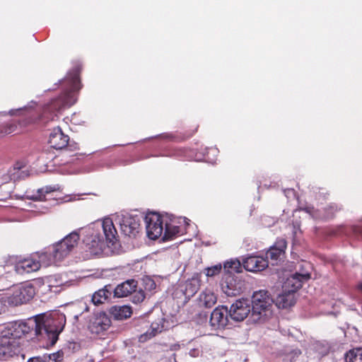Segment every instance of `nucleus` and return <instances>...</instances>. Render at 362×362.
Masks as SVG:
<instances>
[{"instance_id": "obj_14", "label": "nucleus", "mask_w": 362, "mask_h": 362, "mask_svg": "<svg viewBox=\"0 0 362 362\" xmlns=\"http://www.w3.org/2000/svg\"><path fill=\"white\" fill-rule=\"evenodd\" d=\"M69 137L63 133L61 128L57 127L53 129L49 138V144L51 148L55 149H62L65 148L69 143Z\"/></svg>"}, {"instance_id": "obj_8", "label": "nucleus", "mask_w": 362, "mask_h": 362, "mask_svg": "<svg viewBox=\"0 0 362 362\" xmlns=\"http://www.w3.org/2000/svg\"><path fill=\"white\" fill-rule=\"evenodd\" d=\"M111 325V320L105 313L97 314L90 322L88 329L93 334L103 333Z\"/></svg>"}, {"instance_id": "obj_15", "label": "nucleus", "mask_w": 362, "mask_h": 362, "mask_svg": "<svg viewBox=\"0 0 362 362\" xmlns=\"http://www.w3.org/2000/svg\"><path fill=\"white\" fill-rule=\"evenodd\" d=\"M228 312L227 308L222 307L215 308L211 313L209 324L214 329L224 327L226 325V313Z\"/></svg>"}, {"instance_id": "obj_18", "label": "nucleus", "mask_w": 362, "mask_h": 362, "mask_svg": "<svg viewBox=\"0 0 362 362\" xmlns=\"http://www.w3.org/2000/svg\"><path fill=\"white\" fill-rule=\"evenodd\" d=\"M279 308L286 309L292 307L296 303L295 294L284 289L273 300Z\"/></svg>"}, {"instance_id": "obj_9", "label": "nucleus", "mask_w": 362, "mask_h": 362, "mask_svg": "<svg viewBox=\"0 0 362 362\" xmlns=\"http://www.w3.org/2000/svg\"><path fill=\"white\" fill-rule=\"evenodd\" d=\"M221 285L223 291L228 296H235L242 291V282L233 274H225Z\"/></svg>"}, {"instance_id": "obj_17", "label": "nucleus", "mask_w": 362, "mask_h": 362, "mask_svg": "<svg viewBox=\"0 0 362 362\" xmlns=\"http://www.w3.org/2000/svg\"><path fill=\"white\" fill-rule=\"evenodd\" d=\"M40 267V261L30 257L19 261L16 265V269L20 274L31 273L39 270Z\"/></svg>"}, {"instance_id": "obj_21", "label": "nucleus", "mask_w": 362, "mask_h": 362, "mask_svg": "<svg viewBox=\"0 0 362 362\" xmlns=\"http://www.w3.org/2000/svg\"><path fill=\"white\" fill-rule=\"evenodd\" d=\"M10 330L13 332V337L19 339L30 332V327L23 321H13L8 322Z\"/></svg>"}, {"instance_id": "obj_16", "label": "nucleus", "mask_w": 362, "mask_h": 362, "mask_svg": "<svg viewBox=\"0 0 362 362\" xmlns=\"http://www.w3.org/2000/svg\"><path fill=\"white\" fill-rule=\"evenodd\" d=\"M136 287L137 281L136 280H127L116 286V288L114 289V295L117 298L128 296L133 292L136 291Z\"/></svg>"}, {"instance_id": "obj_12", "label": "nucleus", "mask_w": 362, "mask_h": 362, "mask_svg": "<svg viewBox=\"0 0 362 362\" xmlns=\"http://www.w3.org/2000/svg\"><path fill=\"white\" fill-rule=\"evenodd\" d=\"M268 259L261 256H250L243 259L244 268L251 272H261L268 267Z\"/></svg>"}, {"instance_id": "obj_38", "label": "nucleus", "mask_w": 362, "mask_h": 362, "mask_svg": "<svg viewBox=\"0 0 362 362\" xmlns=\"http://www.w3.org/2000/svg\"><path fill=\"white\" fill-rule=\"evenodd\" d=\"M198 317L199 319V322L202 323L204 322H206L208 319V313L206 312L200 313L198 315Z\"/></svg>"}, {"instance_id": "obj_45", "label": "nucleus", "mask_w": 362, "mask_h": 362, "mask_svg": "<svg viewBox=\"0 0 362 362\" xmlns=\"http://www.w3.org/2000/svg\"><path fill=\"white\" fill-rule=\"evenodd\" d=\"M306 266H309L310 267V264L308 262H304V264L302 265V267H306Z\"/></svg>"}, {"instance_id": "obj_43", "label": "nucleus", "mask_w": 362, "mask_h": 362, "mask_svg": "<svg viewBox=\"0 0 362 362\" xmlns=\"http://www.w3.org/2000/svg\"><path fill=\"white\" fill-rule=\"evenodd\" d=\"M357 288H358L359 291H362V281L358 284V285H357Z\"/></svg>"}, {"instance_id": "obj_35", "label": "nucleus", "mask_w": 362, "mask_h": 362, "mask_svg": "<svg viewBox=\"0 0 362 362\" xmlns=\"http://www.w3.org/2000/svg\"><path fill=\"white\" fill-rule=\"evenodd\" d=\"M222 266L221 264H216L211 267L205 269V274L209 277H212L219 274L221 272Z\"/></svg>"}, {"instance_id": "obj_46", "label": "nucleus", "mask_w": 362, "mask_h": 362, "mask_svg": "<svg viewBox=\"0 0 362 362\" xmlns=\"http://www.w3.org/2000/svg\"><path fill=\"white\" fill-rule=\"evenodd\" d=\"M244 362H249L248 360L246 358L244 360Z\"/></svg>"}, {"instance_id": "obj_19", "label": "nucleus", "mask_w": 362, "mask_h": 362, "mask_svg": "<svg viewBox=\"0 0 362 362\" xmlns=\"http://www.w3.org/2000/svg\"><path fill=\"white\" fill-rule=\"evenodd\" d=\"M102 229L107 243L114 244L117 240V232L110 218L103 221Z\"/></svg>"}, {"instance_id": "obj_30", "label": "nucleus", "mask_w": 362, "mask_h": 362, "mask_svg": "<svg viewBox=\"0 0 362 362\" xmlns=\"http://www.w3.org/2000/svg\"><path fill=\"white\" fill-rule=\"evenodd\" d=\"M151 331H147L146 333L141 334L139 337L140 342H145L147 340L151 339L155 337L158 333L161 332V329L159 327V325L157 323H152L151 326Z\"/></svg>"}, {"instance_id": "obj_37", "label": "nucleus", "mask_w": 362, "mask_h": 362, "mask_svg": "<svg viewBox=\"0 0 362 362\" xmlns=\"http://www.w3.org/2000/svg\"><path fill=\"white\" fill-rule=\"evenodd\" d=\"M146 298L145 293L144 291H140L138 293H135L133 296V302L135 303L142 302Z\"/></svg>"}, {"instance_id": "obj_40", "label": "nucleus", "mask_w": 362, "mask_h": 362, "mask_svg": "<svg viewBox=\"0 0 362 362\" xmlns=\"http://www.w3.org/2000/svg\"><path fill=\"white\" fill-rule=\"evenodd\" d=\"M61 356H62L60 355V354L59 352H57V353L53 354L52 356H50V358L52 359L53 361H57L58 358L61 357Z\"/></svg>"}, {"instance_id": "obj_31", "label": "nucleus", "mask_w": 362, "mask_h": 362, "mask_svg": "<svg viewBox=\"0 0 362 362\" xmlns=\"http://www.w3.org/2000/svg\"><path fill=\"white\" fill-rule=\"evenodd\" d=\"M346 362H362V348L350 350L346 354Z\"/></svg>"}, {"instance_id": "obj_10", "label": "nucleus", "mask_w": 362, "mask_h": 362, "mask_svg": "<svg viewBox=\"0 0 362 362\" xmlns=\"http://www.w3.org/2000/svg\"><path fill=\"white\" fill-rule=\"evenodd\" d=\"M250 312V306L247 300H238L233 303L229 310L230 317L235 321H243Z\"/></svg>"}, {"instance_id": "obj_42", "label": "nucleus", "mask_w": 362, "mask_h": 362, "mask_svg": "<svg viewBox=\"0 0 362 362\" xmlns=\"http://www.w3.org/2000/svg\"><path fill=\"white\" fill-rule=\"evenodd\" d=\"M18 111L19 112H22V111H24V112H28V114L30 113V112L32 111L31 109H27V108H25V109H19Z\"/></svg>"}, {"instance_id": "obj_23", "label": "nucleus", "mask_w": 362, "mask_h": 362, "mask_svg": "<svg viewBox=\"0 0 362 362\" xmlns=\"http://www.w3.org/2000/svg\"><path fill=\"white\" fill-rule=\"evenodd\" d=\"M111 295V286H105L104 288L99 289L93 293L92 296V302L95 305L103 304L110 298Z\"/></svg>"}, {"instance_id": "obj_13", "label": "nucleus", "mask_w": 362, "mask_h": 362, "mask_svg": "<svg viewBox=\"0 0 362 362\" xmlns=\"http://www.w3.org/2000/svg\"><path fill=\"white\" fill-rule=\"evenodd\" d=\"M286 247V240L283 238L277 240L274 245L267 252V259H269L273 265L277 264L278 261L281 260L284 255Z\"/></svg>"}, {"instance_id": "obj_7", "label": "nucleus", "mask_w": 362, "mask_h": 362, "mask_svg": "<svg viewBox=\"0 0 362 362\" xmlns=\"http://www.w3.org/2000/svg\"><path fill=\"white\" fill-rule=\"evenodd\" d=\"M310 274L309 272H296L287 278L284 282L283 288L288 292H293V294L302 287L303 284L310 279Z\"/></svg>"}, {"instance_id": "obj_2", "label": "nucleus", "mask_w": 362, "mask_h": 362, "mask_svg": "<svg viewBox=\"0 0 362 362\" xmlns=\"http://www.w3.org/2000/svg\"><path fill=\"white\" fill-rule=\"evenodd\" d=\"M35 334L41 335L45 334L54 345L59 338L66 324V317L63 314H41L35 316Z\"/></svg>"}, {"instance_id": "obj_44", "label": "nucleus", "mask_w": 362, "mask_h": 362, "mask_svg": "<svg viewBox=\"0 0 362 362\" xmlns=\"http://www.w3.org/2000/svg\"><path fill=\"white\" fill-rule=\"evenodd\" d=\"M310 209H310V207H307V208H305L304 210H305V211H307V212L310 213Z\"/></svg>"}, {"instance_id": "obj_4", "label": "nucleus", "mask_w": 362, "mask_h": 362, "mask_svg": "<svg viewBox=\"0 0 362 362\" xmlns=\"http://www.w3.org/2000/svg\"><path fill=\"white\" fill-rule=\"evenodd\" d=\"M35 289L31 284H25L13 286L6 296L10 306H18L27 303L33 298Z\"/></svg>"}, {"instance_id": "obj_33", "label": "nucleus", "mask_w": 362, "mask_h": 362, "mask_svg": "<svg viewBox=\"0 0 362 362\" xmlns=\"http://www.w3.org/2000/svg\"><path fill=\"white\" fill-rule=\"evenodd\" d=\"M16 354V351L0 341V361L6 360Z\"/></svg>"}, {"instance_id": "obj_20", "label": "nucleus", "mask_w": 362, "mask_h": 362, "mask_svg": "<svg viewBox=\"0 0 362 362\" xmlns=\"http://www.w3.org/2000/svg\"><path fill=\"white\" fill-rule=\"evenodd\" d=\"M83 241L88 247L90 252L93 253H97L98 251L102 250L104 245V237L94 232H91L90 237H86Z\"/></svg>"}, {"instance_id": "obj_24", "label": "nucleus", "mask_w": 362, "mask_h": 362, "mask_svg": "<svg viewBox=\"0 0 362 362\" xmlns=\"http://www.w3.org/2000/svg\"><path fill=\"white\" fill-rule=\"evenodd\" d=\"M16 339L13 337V332L10 330V327L7 323L4 329L0 332V341L16 351L17 347L16 344Z\"/></svg>"}, {"instance_id": "obj_3", "label": "nucleus", "mask_w": 362, "mask_h": 362, "mask_svg": "<svg viewBox=\"0 0 362 362\" xmlns=\"http://www.w3.org/2000/svg\"><path fill=\"white\" fill-rule=\"evenodd\" d=\"M79 240V235L76 233H71L64 239L53 245L49 252H42L39 256L40 259H53L60 261L66 257L73 248L77 245Z\"/></svg>"}, {"instance_id": "obj_1", "label": "nucleus", "mask_w": 362, "mask_h": 362, "mask_svg": "<svg viewBox=\"0 0 362 362\" xmlns=\"http://www.w3.org/2000/svg\"><path fill=\"white\" fill-rule=\"evenodd\" d=\"M81 71V67L76 66L67 74L62 82L64 91L44 106L42 112L43 119L54 120L58 113L75 103L74 93L78 91L82 86L80 81Z\"/></svg>"}, {"instance_id": "obj_28", "label": "nucleus", "mask_w": 362, "mask_h": 362, "mask_svg": "<svg viewBox=\"0 0 362 362\" xmlns=\"http://www.w3.org/2000/svg\"><path fill=\"white\" fill-rule=\"evenodd\" d=\"M223 268L226 272V274H232L233 272L240 273L242 271L241 263L238 259H231L226 262L223 264Z\"/></svg>"}, {"instance_id": "obj_41", "label": "nucleus", "mask_w": 362, "mask_h": 362, "mask_svg": "<svg viewBox=\"0 0 362 362\" xmlns=\"http://www.w3.org/2000/svg\"><path fill=\"white\" fill-rule=\"evenodd\" d=\"M28 362H44L40 358H33L28 360Z\"/></svg>"}, {"instance_id": "obj_34", "label": "nucleus", "mask_w": 362, "mask_h": 362, "mask_svg": "<svg viewBox=\"0 0 362 362\" xmlns=\"http://www.w3.org/2000/svg\"><path fill=\"white\" fill-rule=\"evenodd\" d=\"M17 129V125L15 122H8L0 126V136L10 134L14 132Z\"/></svg>"}, {"instance_id": "obj_26", "label": "nucleus", "mask_w": 362, "mask_h": 362, "mask_svg": "<svg viewBox=\"0 0 362 362\" xmlns=\"http://www.w3.org/2000/svg\"><path fill=\"white\" fill-rule=\"evenodd\" d=\"M112 314L116 320H124L131 317L132 310L128 305L115 306L112 308Z\"/></svg>"}, {"instance_id": "obj_47", "label": "nucleus", "mask_w": 362, "mask_h": 362, "mask_svg": "<svg viewBox=\"0 0 362 362\" xmlns=\"http://www.w3.org/2000/svg\"><path fill=\"white\" fill-rule=\"evenodd\" d=\"M152 286H155V283L153 281H152V284H151Z\"/></svg>"}, {"instance_id": "obj_5", "label": "nucleus", "mask_w": 362, "mask_h": 362, "mask_svg": "<svg viewBox=\"0 0 362 362\" xmlns=\"http://www.w3.org/2000/svg\"><path fill=\"white\" fill-rule=\"evenodd\" d=\"M148 237L151 240L158 238L163 231V218L157 213L151 212L144 218Z\"/></svg>"}, {"instance_id": "obj_6", "label": "nucleus", "mask_w": 362, "mask_h": 362, "mask_svg": "<svg viewBox=\"0 0 362 362\" xmlns=\"http://www.w3.org/2000/svg\"><path fill=\"white\" fill-rule=\"evenodd\" d=\"M271 301L268 291L260 290L255 292L252 299V313L260 315L271 305Z\"/></svg>"}, {"instance_id": "obj_27", "label": "nucleus", "mask_w": 362, "mask_h": 362, "mask_svg": "<svg viewBox=\"0 0 362 362\" xmlns=\"http://www.w3.org/2000/svg\"><path fill=\"white\" fill-rule=\"evenodd\" d=\"M200 281L197 278L189 279L185 283L184 294L186 298H191L199 291Z\"/></svg>"}, {"instance_id": "obj_29", "label": "nucleus", "mask_w": 362, "mask_h": 362, "mask_svg": "<svg viewBox=\"0 0 362 362\" xmlns=\"http://www.w3.org/2000/svg\"><path fill=\"white\" fill-rule=\"evenodd\" d=\"M180 232L179 226H173L171 223H165L163 235L164 240H173Z\"/></svg>"}, {"instance_id": "obj_22", "label": "nucleus", "mask_w": 362, "mask_h": 362, "mask_svg": "<svg viewBox=\"0 0 362 362\" xmlns=\"http://www.w3.org/2000/svg\"><path fill=\"white\" fill-rule=\"evenodd\" d=\"M216 301L217 298L214 293L209 289H206L200 293L198 304L200 307L210 308L216 304Z\"/></svg>"}, {"instance_id": "obj_11", "label": "nucleus", "mask_w": 362, "mask_h": 362, "mask_svg": "<svg viewBox=\"0 0 362 362\" xmlns=\"http://www.w3.org/2000/svg\"><path fill=\"white\" fill-rule=\"evenodd\" d=\"M122 233L129 237H135L139 232L140 221L136 216L123 217L120 223Z\"/></svg>"}, {"instance_id": "obj_32", "label": "nucleus", "mask_w": 362, "mask_h": 362, "mask_svg": "<svg viewBox=\"0 0 362 362\" xmlns=\"http://www.w3.org/2000/svg\"><path fill=\"white\" fill-rule=\"evenodd\" d=\"M342 208L337 204L331 203L324 208V217L326 218H332L336 214L340 211Z\"/></svg>"}, {"instance_id": "obj_36", "label": "nucleus", "mask_w": 362, "mask_h": 362, "mask_svg": "<svg viewBox=\"0 0 362 362\" xmlns=\"http://www.w3.org/2000/svg\"><path fill=\"white\" fill-rule=\"evenodd\" d=\"M8 299L6 296H2L0 298V315L4 314L8 311Z\"/></svg>"}, {"instance_id": "obj_39", "label": "nucleus", "mask_w": 362, "mask_h": 362, "mask_svg": "<svg viewBox=\"0 0 362 362\" xmlns=\"http://www.w3.org/2000/svg\"><path fill=\"white\" fill-rule=\"evenodd\" d=\"M354 233L356 235H358L359 238H362V226L356 227L354 229Z\"/></svg>"}, {"instance_id": "obj_25", "label": "nucleus", "mask_w": 362, "mask_h": 362, "mask_svg": "<svg viewBox=\"0 0 362 362\" xmlns=\"http://www.w3.org/2000/svg\"><path fill=\"white\" fill-rule=\"evenodd\" d=\"M59 188L54 186H46L45 187L38 189L36 194L32 195L31 199L37 200V201H46L51 199H54L52 197V193L56 192Z\"/></svg>"}]
</instances>
